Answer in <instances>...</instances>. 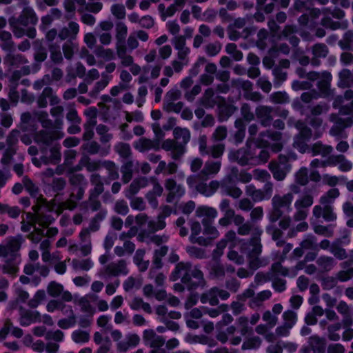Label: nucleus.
<instances>
[{
  "label": "nucleus",
  "instance_id": "nucleus-1",
  "mask_svg": "<svg viewBox=\"0 0 353 353\" xmlns=\"http://www.w3.org/2000/svg\"><path fill=\"white\" fill-rule=\"evenodd\" d=\"M252 140L248 138L245 145L236 150H231L228 154L230 161L236 162L241 166H256L265 163L270 158V154L266 150L262 149L258 152L259 148L252 147Z\"/></svg>",
  "mask_w": 353,
  "mask_h": 353
},
{
  "label": "nucleus",
  "instance_id": "nucleus-2",
  "mask_svg": "<svg viewBox=\"0 0 353 353\" xmlns=\"http://www.w3.org/2000/svg\"><path fill=\"white\" fill-rule=\"evenodd\" d=\"M179 279L190 290L205 285L202 272L196 267H192L188 262H180L176 265L171 279L174 281Z\"/></svg>",
  "mask_w": 353,
  "mask_h": 353
},
{
  "label": "nucleus",
  "instance_id": "nucleus-3",
  "mask_svg": "<svg viewBox=\"0 0 353 353\" xmlns=\"http://www.w3.org/2000/svg\"><path fill=\"white\" fill-rule=\"evenodd\" d=\"M236 327L230 325L225 331H220L217 333L216 338L221 343L229 342L232 345H238L241 343L242 339L241 336H234L236 328L242 336L252 332V326H249V319L245 316H241L236 320Z\"/></svg>",
  "mask_w": 353,
  "mask_h": 353
},
{
  "label": "nucleus",
  "instance_id": "nucleus-4",
  "mask_svg": "<svg viewBox=\"0 0 353 353\" xmlns=\"http://www.w3.org/2000/svg\"><path fill=\"white\" fill-rule=\"evenodd\" d=\"M174 137L181 143L172 139H166L162 143L161 148L170 152L172 158L176 160L185 153L184 145L190 141V132L187 128H176L174 130Z\"/></svg>",
  "mask_w": 353,
  "mask_h": 353
},
{
  "label": "nucleus",
  "instance_id": "nucleus-5",
  "mask_svg": "<svg viewBox=\"0 0 353 353\" xmlns=\"http://www.w3.org/2000/svg\"><path fill=\"white\" fill-rule=\"evenodd\" d=\"M294 199L292 192H288L283 195L275 194L272 199V210L269 214L271 222H276L283 214L282 209L287 212L292 210V203Z\"/></svg>",
  "mask_w": 353,
  "mask_h": 353
},
{
  "label": "nucleus",
  "instance_id": "nucleus-6",
  "mask_svg": "<svg viewBox=\"0 0 353 353\" xmlns=\"http://www.w3.org/2000/svg\"><path fill=\"white\" fill-rule=\"evenodd\" d=\"M84 195V188H79L74 194L73 192L70 194V198L65 202L57 203L54 200L48 201L46 199H41V203H46V210L49 212H55L57 214H61L64 210H72L74 209L77 205V202L81 200Z\"/></svg>",
  "mask_w": 353,
  "mask_h": 353
},
{
  "label": "nucleus",
  "instance_id": "nucleus-7",
  "mask_svg": "<svg viewBox=\"0 0 353 353\" xmlns=\"http://www.w3.org/2000/svg\"><path fill=\"white\" fill-rule=\"evenodd\" d=\"M282 134L279 132L267 130L259 134V137L256 139L255 145L257 148H264L271 147L272 150L275 152L281 150L282 143L279 142L281 139Z\"/></svg>",
  "mask_w": 353,
  "mask_h": 353
},
{
  "label": "nucleus",
  "instance_id": "nucleus-8",
  "mask_svg": "<svg viewBox=\"0 0 353 353\" xmlns=\"http://www.w3.org/2000/svg\"><path fill=\"white\" fill-rule=\"evenodd\" d=\"M295 127L299 130V133L294 139V147L301 153L308 152L310 148L307 143L312 137L311 130L301 121H297L295 124Z\"/></svg>",
  "mask_w": 353,
  "mask_h": 353
},
{
  "label": "nucleus",
  "instance_id": "nucleus-9",
  "mask_svg": "<svg viewBox=\"0 0 353 353\" xmlns=\"http://www.w3.org/2000/svg\"><path fill=\"white\" fill-rule=\"evenodd\" d=\"M313 203L314 199L311 194H307L299 197L294 203L295 212L293 214V219L295 221L306 219L309 213V208Z\"/></svg>",
  "mask_w": 353,
  "mask_h": 353
},
{
  "label": "nucleus",
  "instance_id": "nucleus-10",
  "mask_svg": "<svg viewBox=\"0 0 353 353\" xmlns=\"http://www.w3.org/2000/svg\"><path fill=\"white\" fill-rule=\"evenodd\" d=\"M63 137V133L56 129H43L37 132L34 135L36 143L43 146L50 145L53 141L60 139Z\"/></svg>",
  "mask_w": 353,
  "mask_h": 353
},
{
  "label": "nucleus",
  "instance_id": "nucleus-11",
  "mask_svg": "<svg viewBox=\"0 0 353 353\" xmlns=\"http://www.w3.org/2000/svg\"><path fill=\"white\" fill-rule=\"evenodd\" d=\"M219 297L222 300H226L230 297V293L217 287L212 288L208 292L203 293L200 297L202 303H210L214 306L219 303Z\"/></svg>",
  "mask_w": 353,
  "mask_h": 353
},
{
  "label": "nucleus",
  "instance_id": "nucleus-12",
  "mask_svg": "<svg viewBox=\"0 0 353 353\" xmlns=\"http://www.w3.org/2000/svg\"><path fill=\"white\" fill-rule=\"evenodd\" d=\"M108 212L105 209H101L99 212L90 220L87 228L81 230L79 233V237L81 241H86L90 238L92 232H97L100 228V223L106 217Z\"/></svg>",
  "mask_w": 353,
  "mask_h": 353
},
{
  "label": "nucleus",
  "instance_id": "nucleus-13",
  "mask_svg": "<svg viewBox=\"0 0 353 353\" xmlns=\"http://www.w3.org/2000/svg\"><path fill=\"white\" fill-rule=\"evenodd\" d=\"M22 183L25 189L30 196L37 199V204L32 206L33 211L38 214L39 211L41 208L46 209V203H41L40 202V200L44 198L39 193V188L32 182V181L27 176H24L22 179Z\"/></svg>",
  "mask_w": 353,
  "mask_h": 353
},
{
  "label": "nucleus",
  "instance_id": "nucleus-14",
  "mask_svg": "<svg viewBox=\"0 0 353 353\" xmlns=\"http://www.w3.org/2000/svg\"><path fill=\"white\" fill-rule=\"evenodd\" d=\"M165 188L168 191L166 196L168 203H173L175 200H179L185 194V188L183 185L177 184L173 179H168L165 181Z\"/></svg>",
  "mask_w": 353,
  "mask_h": 353
},
{
  "label": "nucleus",
  "instance_id": "nucleus-15",
  "mask_svg": "<svg viewBox=\"0 0 353 353\" xmlns=\"http://www.w3.org/2000/svg\"><path fill=\"white\" fill-rule=\"evenodd\" d=\"M21 5L23 8L19 17L16 19L17 22L23 26L29 24L35 25L38 22V17L33 8L29 6V1L24 0Z\"/></svg>",
  "mask_w": 353,
  "mask_h": 353
},
{
  "label": "nucleus",
  "instance_id": "nucleus-16",
  "mask_svg": "<svg viewBox=\"0 0 353 353\" xmlns=\"http://www.w3.org/2000/svg\"><path fill=\"white\" fill-rule=\"evenodd\" d=\"M128 273L125 261L121 259L115 262H112L107 265L102 273V276H118L120 275H126Z\"/></svg>",
  "mask_w": 353,
  "mask_h": 353
},
{
  "label": "nucleus",
  "instance_id": "nucleus-17",
  "mask_svg": "<svg viewBox=\"0 0 353 353\" xmlns=\"http://www.w3.org/2000/svg\"><path fill=\"white\" fill-rule=\"evenodd\" d=\"M172 43L177 52V59L190 62L189 55L191 50L190 48L187 46L185 37L183 36H175L172 39Z\"/></svg>",
  "mask_w": 353,
  "mask_h": 353
},
{
  "label": "nucleus",
  "instance_id": "nucleus-18",
  "mask_svg": "<svg viewBox=\"0 0 353 353\" xmlns=\"http://www.w3.org/2000/svg\"><path fill=\"white\" fill-rule=\"evenodd\" d=\"M221 168V161H207L203 169L198 174V177L203 181H206L210 176H214L220 171Z\"/></svg>",
  "mask_w": 353,
  "mask_h": 353
},
{
  "label": "nucleus",
  "instance_id": "nucleus-19",
  "mask_svg": "<svg viewBox=\"0 0 353 353\" xmlns=\"http://www.w3.org/2000/svg\"><path fill=\"white\" fill-rule=\"evenodd\" d=\"M19 323L22 326H28L32 323L41 321L40 313L37 310H30L20 307L19 309Z\"/></svg>",
  "mask_w": 353,
  "mask_h": 353
},
{
  "label": "nucleus",
  "instance_id": "nucleus-20",
  "mask_svg": "<svg viewBox=\"0 0 353 353\" xmlns=\"http://www.w3.org/2000/svg\"><path fill=\"white\" fill-rule=\"evenodd\" d=\"M323 207L316 205L313 208V215L319 219L323 217L326 221H333L336 219V214L333 212L330 204H322Z\"/></svg>",
  "mask_w": 353,
  "mask_h": 353
},
{
  "label": "nucleus",
  "instance_id": "nucleus-21",
  "mask_svg": "<svg viewBox=\"0 0 353 353\" xmlns=\"http://www.w3.org/2000/svg\"><path fill=\"white\" fill-rule=\"evenodd\" d=\"M149 185V179L146 177H139L133 180L128 188L124 191L125 196L127 199H132L137 194L141 188Z\"/></svg>",
  "mask_w": 353,
  "mask_h": 353
},
{
  "label": "nucleus",
  "instance_id": "nucleus-22",
  "mask_svg": "<svg viewBox=\"0 0 353 353\" xmlns=\"http://www.w3.org/2000/svg\"><path fill=\"white\" fill-rule=\"evenodd\" d=\"M268 168L272 172L273 177L276 181H283L288 173L291 170V165H279L276 161H270L268 165Z\"/></svg>",
  "mask_w": 353,
  "mask_h": 353
},
{
  "label": "nucleus",
  "instance_id": "nucleus-23",
  "mask_svg": "<svg viewBox=\"0 0 353 353\" xmlns=\"http://www.w3.org/2000/svg\"><path fill=\"white\" fill-rule=\"evenodd\" d=\"M143 339L146 345L159 348L163 345L164 339L157 335L153 330H145L143 334Z\"/></svg>",
  "mask_w": 353,
  "mask_h": 353
},
{
  "label": "nucleus",
  "instance_id": "nucleus-24",
  "mask_svg": "<svg viewBox=\"0 0 353 353\" xmlns=\"http://www.w3.org/2000/svg\"><path fill=\"white\" fill-rule=\"evenodd\" d=\"M222 99L221 97L215 96L214 90L210 88L205 90L199 99V103L206 108H214L216 104L219 103Z\"/></svg>",
  "mask_w": 353,
  "mask_h": 353
},
{
  "label": "nucleus",
  "instance_id": "nucleus-25",
  "mask_svg": "<svg viewBox=\"0 0 353 353\" xmlns=\"http://www.w3.org/2000/svg\"><path fill=\"white\" fill-rule=\"evenodd\" d=\"M272 111L273 108L269 106L260 105L256 108V116L263 126L268 127L270 125L273 119Z\"/></svg>",
  "mask_w": 353,
  "mask_h": 353
},
{
  "label": "nucleus",
  "instance_id": "nucleus-26",
  "mask_svg": "<svg viewBox=\"0 0 353 353\" xmlns=\"http://www.w3.org/2000/svg\"><path fill=\"white\" fill-rule=\"evenodd\" d=\"M262 232L263 231L260 228L256 227L254 228V236L250 242V246L252 247V249L248 253L249 257L258 256L261 254L262 245L260 242V236Z\"/></svg>",
  "mask_w": 353,
  "mask_h": 353
},
{
  "label": "nucleus",
  "instance_id": "nucleus-27",
  "mask_svg": "<svg viewBox=\"0 0 353 353\" xmlns=\"http://www.w3.org/2000/svg\"><path fill=\"white\" fill-rule=\"evenodd\" d=\"M79 32V26L77 23L71 21L68 23V27L61 28L58 34V38L64 41L67 39L70 40L74 39Z\"/></svg>",
  "mask_w": 353,
  "mask_h": 353
},
{
  "label": "nucleus",
  "instance_id": "nucleus-28",
  "mask_svg": "<svg viewBox=\"0 0 353 353\" xmlns=\"http://www.w3.org/2000/svg\"><path fill=\"white\" fill-rule=\"evenodd\" d=\"M329 52L328 48L324 43H316L312 48V59L311 64L314 66L320 65L319 58H325Z\"/></svg>",
  "mask_w": 353,
  "mask_h": 353
},
{
  "label": "nucleus",
  "instance_id": "nucleus-29",
  "mask_svg": "<svg viewBox=\"0 0 353 353\" xmlns=\"http://www.w3.org/2000/svg\"><path fill=\"white\" fill-rule=\"evenodd\" d=\"M48 99L50 100L52 105L57 104L59 102V99L53 94V90L50 87L45 88L37 100L38 105L40 108L46 107L48 105Z\"/></svg>",
  "mask_w": 353,
  "mask_h": 353
},
{
  "label": "nucleus",
  "instance_id": "nucleus-30",
  "mask_svg": "<svg viewBox=\"0 0 353 353\" xmlns=\"http://www.w3.org/2000/svg\"><path fill=\"white\" fill-rule=\"evenodd\" d=\"M273 192V183H266L262 189H257L254 194L251 197L253 201L260 202L263 200H268L271 198Z\"/></svg>",
  "mask_w": 353,
  "mask_h": 353
},
{
  "label": "nucleus",
  "instance_id": "nucleus-31",
  "mask_svg": "<svg viewBox=\"0 0 353 353\" xmlns=\"http://www.w3.org/2000/svg\"><path fill=\"white\" fill-rule=\"evenodd\" d=\"M134 147L141 152L150 150H159L160 148L158 141H154L146 138H141L137 141L134 142Z\"/></svg>",
  "mask_w": 353,
  "mask_h": 353
},
{
  "label": "nucleus",
  "instance_id": "nucleus-32",
  "mask_svg": "<svg viewBox=\"0 0 353 353\" xmlns=\"http://www.w3.org/2000/svg\"><path fill=\"white\" fill-rule=\"evenodd\" d=\"M90 181L92 188L90 189L89 194L100 196L104 191V184L101 175L96 173L91 174Z\"/></svg>",
  "mask_w": 353,
  "mask_h": 353
},
{
  "label": "nucleus",
  "instance_id": "nucleus-33",
  "mask_svg": "<svg viewBox=\"0 0 353 353\" xmlns=\"http://www.w3.org/2000/svg\"><path fill=\"white\" fill-rule=\"evenodd\" d=\"M112 78V76H107L105 74H101V79L94 83L93 88L89 92V95L91 97H97L99 92L108 85Z\"/></svg>",
  "mask_w": 353,
  "mask_h": 353
},
{
  "label": "nucleus",
  "instance_id": "nucleus-34",
  "mask_svg": "<svg viewBox=\"0 0 353 353\" xmlns=\"http://www.w3.org/2000/svg\"><path fill=\"white\" fill-rule=\"evenodd\" d=\"M332 79V74L327 71H323L321 72V77L318 82V88L324 96H327L330 94V83Z\"/></svg>",
  "mask_w": 353,
  "mask_h": 353
},
{
  "label": "nucleus",
  "instance_id": "nucleus-35",
  "mask_svg": "<svg viewBox=\"0 0 353 353\" xmlns=\"http://www.w3.org/2000/svg\"><path fill=\"white\" fill-rule=\"evenodd\" d=\"M333 151V148L330 145H323L321 141L314 143L308 150L312 156L321 155L323 157H327Z\"/></svg>",
  "mask_w": 353,
  "mask_h": 353
},
{
  "label": "nucleus",
  "instance_id": "nucleus-36",
  "mask_svg": "<svg viewBox=\"0 0 353 353\" xmlns=\"http://www.w3.org/2000/svg\"><path fill=\"white\" fill-rule=\"evenodd\" d=\"M4 63L10 66L18 68L28 63V60L21 54L9 52L4 59Z\"/></svg>",
  "mask_w": 353,
  "mask_h": 353
},
{
  "label": "nucleus",
  "instance_id": "nucleus-37",
  "mask_svg": "<svg viewBox=\"0 0 353 353\" xmlns=\"http://www.w3.org/2000/svg\"><path fill=\"white\" fill-rule=\"evenodd\" d=\"M316 264L322 272H330L336 265L334 258L328 256H321L316 260Z\"/></svg>",
  "mask_w": 353,
  "mask_h": 353
},
{
  "label": "nucleus",
  "instance_id": "nucleus-38",
  "mask_svg": "<svg viewBox=\"0 0 353 353\" xmlns=\"http://www.w3.org/2000/svg\"><path fill=\"white\" fill-rule=\"evenodd\" d=\"M50 57L55 64H61L63 61V57L60 50V46L57 43L48 44Z\"/></svg>",
  "mask_w": 353,
  "mask_h": 353
},
{
  "label": "nucleus",
  "instance_id": "nucleus-39",
  "mask_svg": "<svg viewBox=\"0 0 353 353\" xmlns=\"http://www.w3.org/2000/svg\"><path fill=\"white\" fill-rule=\"evenodd\" d=\"M310 347L314 353H324L325 341L317 335H313L308 339Z\"/></svg>",
  "mask_w": 353,
  "mask_h": 353
},
{
  "label": "nucleus",
  "instance_id": "nucleus-40",
  "mask_svg": "<svg viewBox=\"0 0 353 353\" xmlns=\"http://www.w3.org/2000/svg\"><path fill=\"white\" fill-rule=\"evenodd\" d=\"M230 183H225V181H222L221 189L223 194H227L234 199L239 198L242 194V190L234 185H230Z\"/></svg>",
  "mask_w": 353,
  "mask_h": 353
},
{
  "label": "nucleus",
  "instance_id": "nucleus-41",
  "mask_svg": "<svg viewBox=\"0 0 353 353\" xmlns=\"http://www.w3.org/2000/svg\"><path fill=\"white\" fill-rule=\"evenodd\" d=\"M72 266L74 270H83V271H88L93 266L94 263L90 259H72Z\"/></svg>",
  "mask_w": 353,
  "mask_h": 353
},
{
  "label": "nucleus",
  "instance_id": "nucleus-42",
  "mask_svg": "<svg viewBox=\"0 0 353 353\" xmlns=\"http://www.w3.org/2000/svg\"><path fill=\"white\" fill-rule=\"evenodd\" d=\"M60 149H61V147L59 145L56 144V145H53L50 148V155L49 158H47V157L41 158V160L43 162V163L47 164V163H50L56 164V163H59V161L61 160Z\"/></svg>",
  "mask_w": 353,
  "mask_h": 353
},
{
  "label": "nucleus",
  "instance_id": "nucleus-43",
  "mask_svg": "<svg viewBox=\"0 0 353 353\" xmlns=\"http://www.w3.org/2000/svg\"><path fill=\"white\" fill-rule=\"evenodd\" d=\"M196 215L198 217L205 216L213 219L217 216L218 212L216 210L212 207L201 205L196 208Z\"/></svg>",
  "mask_w": 353,
  "mask_h": 353
},
{
  "label": "nucleus",
  "instance_id": "nucleus-44",
  "mask_svg": "<svg viewBox=\"0 0 353 353\" xmlns=\"http://www.w3.org/2000/svg\"><path fill=\"white\" fill-rule=\"evenodd\" d=\"M78 49V44L71 40L65 41L62 46L63 53L66 59L70 60L74 52Z\"/></svg>",
  "mask_w": 353,
  "mask_h": 353
},
{
  "label": "nucleus",
  "instance_id": "nucleus-45",
  "mask_svg": "<svg viewBox=\"0 0 353 353\" xmlns=\"http://www.w3.org/2000/svg\"><path fill=\"white\" fill-rule=\"evenodd\" d=\"M337 311L344 316L343 323L346 326H350L352 323V321L350 317V310L347 304L344 301H341L337 307Z\"/></svg>",
  "mask_w": 353,
  "mask_h": 353
},
{
  "label": "nucleus",
  "instance_id": "nucleus-46",
  "mask_svg": "<svg viewBox=\"0 0 353 353\" xmlns=\"http://www.w3.org/2000/svg\"><path fill=\"white\" fill-rule=\"evenodd\" d=\"M72 341L79 344H84L90 340V334L87 331L77 330L72 332L71 335Z\"/></svg>",
  "mask_w": 353,
  "mask_h": 353
},
{
  "label": "nucleus",
  "instance_id": "nucleus-47",
  "mask_svg": "<svg viewBox=\"0 0 353 353\" xmlns=\"http://www.w3.org/2000/svg\"><path fill=\"white\" fill-rule=\"evenodd\" d=\"M79 164L85 167L88 172H94L98 170L101 167L100 161H91L88 156H83L80 161Z\"/></svg>",
  "mask_w": 353,
  "mask_h": 353
},
{
  "label": "nucleus",
  "instance_id": "nucleus-48",
  "mask_svg": "<svg viewBox=\"0 0 353 353\" xmlns=\"http://www.w3.org/2000/svg\"><path fill=\"white\" fill-rule=\"evenodd\" d=\"M183 108V103L181 101H170L167 102V101H163V109L167 112L179 113Z\"/></svg>",
  "mask_w": 353,
  "mask_h": 353
},
{
  "label": "nucleus",
  "instance_id": "nucleus-49",
  "mask_svg": "<svg viewBox=\"0 0 353 353\" xmlns=\"http://www.w3.org/2000/svg\"><path fill=\"white\" fill-rule=\"evenodd\" d=\"M34 117L41 123L42 127L45 129H50L53 127V122L48 119V114L45 111H37L34 113Z\"/></svg>",
  "mask_w": 353,
  "mask_h": 353
},
{
  "label": "nucleus",
  "instance_id": "nucleus-50",
  "mask_svg": "<svg viewBox=\"0 0 353 353\" xmlns=\"http://www.w3.org/2000/svg\"><path fill=\"white\" fill-rule=\"evenodd\" d=\"M340 194L339 190L337 188H332L329 190L320 198L321 204H332L335 199Z\"/></svg>",
  "mask_w": 353,
  "mask_h": 353
},
{
  "label": "nucleus",
  "instance_id": "nucleus-51",
  "mask_svg": "<svg viewBox=\"0 0 353 353\" xmlns=\"http://www.w3.org/2000/svg\"><path fill=\"white\" fill-rule=\"evenodd\" d=\"M97 133L100 137L99 139L102 143H106L111 141L112 139V134L109 133L108 128L103 124H99L97 127Z\"/></svg>",
  "mask_w": 353,
  "mask_h": 353
},
{
  "label": "nucleus",
  "instance_id": "nucleus-52",
  "mask_svg": "<svg viewBox=\"0 0 353 353\" xmlns=\"http://www.w3.org/2000/svg\"><path fill=\"white\" fill-rule=\"evenodd\" d=\"M116 40L117 42L125 43V39L128 34V27L123 22H119L116 24Z\"/></svg>",
  "mask_w": 353,
  "mask_h": 353
},
{
  "label": "nucleus",
  "instance_id": "nucleus-53",
  "mask_svg": "<svg viewBox=\"0 0 353 353\" xmlns=\"http://www.w3.org/2000/svg\"><path fill=\"white\" fill-rule=\"evenodd\" d=\"M338 85L341 88L348 87L351 84L352 73L347 69L342 70L339 74Z\"/></svg>",
  "mask_w": 353,
  "mask_h": 353
},
{
  "label": "nucleus",
  "instance_id": "nucleus-54",
  "mask_svg": "<svg viewBox=\"0 0 353 353\" xmlns=\"http://www.w3.org/2000/svg\"><path fill=\"white\" fill-rule=\"evenodd\" d=\"M272 296L270 290H266L260 292L253 299H252L250 305L251 307L259 305L263 301L269 299Z\"/></svg>",
  "mask_w": 353,
  "mask_h": 353
},
{
  "label": "nucleus",
  "instance_id": "nucleus-55",
  "mask_svg": "<svg viewBox=\"0 0 353 353\" xmlns=\"http://www.w3.org/2000/svg\"><path fill=\"white\" fill-rule=\"evenodd\" d=\"M308 170L305 167L301 168L295 173V181L301 185H305L308 183Z\"/></svg>",
  "mask_w": 353,
  "mask_h": 353
},
{
  "label": "nucleus",
  "instance_id": "nucleus-56",
  "mask_svg": "<svg viewBox=\"0 0 353 353\" xmlns=\"http://www.w3.org/2000/svg\"><path fill=\"white\" fill-rule=\"evenodd\" d=\"M110 12L117 19H123L126 15L125 6L121 3H114L112 5Z\"/></svg>",
  "mask_w": 353,
  "mask_h": 353
},
{
  "label": "nucleus",
  "instance_id": "nucleus-57",
  "mask_svg": "<svg viewBox=\"0 0 353 353\" xmlns=\"http://www.w3.org/2000/svg\"><path fill=\"white\" fill-rule=\"evenodd\" d=\"M300 245L304 250H316L317 247L316 239L312 234H307L301 242Z\"/></svg>",
  "mask_w": 353,
  "mask_h": 353
},
{
  "label": "nucleus",
  "instance_id": "nucleus-58",
  "mask_svg": "<svg viewBox=\"0 0 353 353\" xmlns=\"http://www.w3.org/2000/svg\"><path fill=\"white\" fill-rule=\"evenodd\" d=\"M132 163L129 161L125 163L122 167L121 172L122 173V181L124 183H128L132 177Z\"/></svg>",
  "mask_w": 353,
  "mask_h": 353
},
{
  "label": "nucleus",
  "instance_id": "nucleus-59",
  "mask_svg": "<svg viewBox=\"0 0 353 353\" xmlns=\"http://www.w3.org/2000/svg\"><path fill=\"white\" fill-rule=\"evenodd\" d=\"M168 252V248L167 246H161L154 251L153 263L157 268L161 266V259L166 255Z\"/></svg>",
  "mask_w": 353,
  "mask_h": 353
},
{
  "label": "nucleus",
  "instance_id": "nucleus-60",
  "mask_svg": "<svg viewBox=\"0 0 353 353\" xmlns=\"http://www.w3.org/2000/svg\"><path fill=\"white\" fill-rule=\"evenodd\" d=\"M96 55L106 61L113 60L115 58L114 52L110 48H99L96 50Z\"/></svg>",
  "mask_w": 353,
  "mask_h": 353
},
{
  "label": "nucleus",
  "instance_id": "nucleus-61",
  "mask_svg": "<svg viewBox=\"0 0 353 353\" xmlns=\"http://www.w3.org/2000/svg\"><path fill=\"white\" fill-rule=\"evenodd\" d=\"M204 50L208 56L214 57L220 52L221 44L218 41L210 43L205 46Z\"/></svg>",
  "mask_w": 353,
  "mask_h": 353
},
{
  "label": "nucleus",
  "instance_id": "nucleus-62",
  "mask_svg": "<svg viewBox=\"0 0 353 353\" xmlns=\"http://www.w3.org/2000/svg\"><path fill=\"white\" fill-rule=\"evenodd\" d=\"M45 338L48 341H54L58 343L63 341L64 333L59 330H50L46 332Z\"/></svg>",
  "mask_w": 353,
  "mask_h": 353
},
{
  "label": "nucleus",
  "instance_id": "nucleus-63",
  "mask_svg": "<svg viewBox=\"0 0 353 353\" xmlns=\"http://www.w3.org/2000/svg\"><path fill=\"white\" fill-rule=\"evenodd\" d=\"M63 285L56 282H50L47 288V292L52 297L59 296L63 292Z\"/></svg>",
  "mask_w": 353,
  "mask_h": 353
},
{
  "label": "nucleus",
  "instance_id": "nucleus-64",
  "mask_svg": "<svg viewBox=\"0 0 353 353\" xmlns=\"http://www.w3.org/2000/svg\"><path fill=\"white\" fill-rule=\"evenodd\" d=\"M225 50L236 61H241L243 59L242 52L238 50L236 45L233 43H228L225 47Z\"/></svg>",
  "mask_w": 353,
  "mask_h": 353
}]
</instances>
